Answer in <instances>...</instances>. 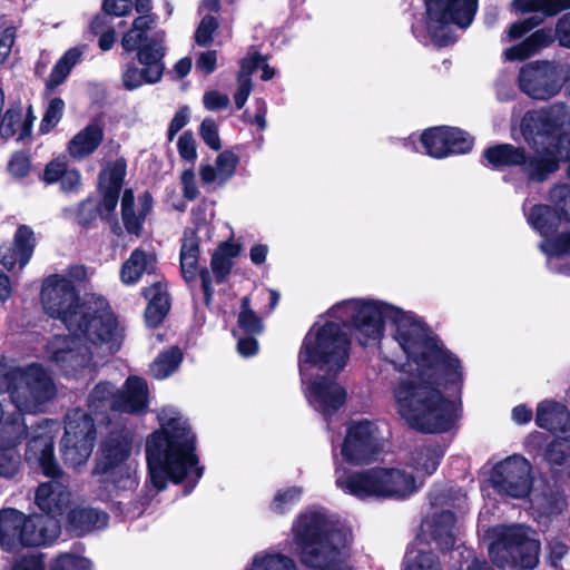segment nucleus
I'll return each mask as SVG.
<instances>
[{
	"label": "nucleus",
	"instance_id": "1",
	"mask_svg": "<svg viewBox=\"0 0 570 570\" xmlns=\"http://www.w3.org/2000/svg\"><path fill=\"white\" fill-rule=\"evenodd\" d=\"M342 326L351 328L362 345L381 340L389 327L410 366L390 387L393 407L410 428L442 433L454 426L465 377L462 361L421 316L373 297L338 302L304 336L297 364L311 406L330 416L346 402L347 391L334 377L350 360L351 341Z\"/></svg>",
	"mask_w": 570,
	"mask_h": 570
},
{
	"label": "nucleus",
	"instance_id": "2",
	"mask_svg": "<svg viewBox=\"0 0 570 570\" xmlns=\"http://www.w3.org/2000/svg\"><path fill=\"white\" fill-rule=\"evenodd\" d=\"M87 278L86 267L75 265L49 275L42 283L45 312L61 321L68 331L47 342L43 358L65 376L89 370L95 355L114 353L121 340V328L108 302L96 294L79 296L77 286Z\"/></svg>",
	"mask_w": 570,
	"mask_h": 570
},
{
	"label": "nucleus",
	"instance_id": "3",
	"mask_svg": "<svg viewBox=\"0 0 570 570\" xmlns=\"http://www.w3.org/2000/svg\"><path fill=\"white\" fill-rule=\"evenodd\" d=\"M160 428L146 440V460L149 481L160 491L169 482L186 480L195 484L203 475L196 454V435L187 419L171 406L158 414Z\"/></svg>",
	"mask_w": 570,
	"mask_h": 570
},
{
	"label": "nucleus",
	"instance_id": "4",
	"mask_svg": "<svg viewBox=\"0 0 570 570\" xmlns=\"http://www.w3.org/2000/svg\"><path fill=\"white\" fill-rule=\"evenodd\" d=\"M352 539L348 527L322 510H308L293 523L289 550L307 570H353L348 562Z\"/></svg>",
	"mask_w": 570,
	"mask_h": 570
},
{
	"label": "nucleus",
	"instance_id": "5",
	"mask_svg": "<svg viewBox=\"0 0 570 570\" xmlns=\"http://www.w3.org/2000/svg\"><path fill=\"white\" fill-rule=\"evenodd\" d=\"M431 512L421 523L420 533L407 548L404 570H442L431 550V542L442 549L452 548L456 539V520L452 508H461L465 495L450 489H434L430 494Z\"/></svg>",
	"mask_w": 570,
	"mask_h": 570
},
{
	"label": "nucleus",
	"instance_id": "6",
	"mask_svg": "<svg viewBox=\"0 0 570 570\" xmlns=\"http://www.w3.org/2000/svg\"><path fill=\"white\" fill-rule=\"evenodd\" d=\"M334 472L336 487L344 493L361 500L370 498L405 500L422 487V480H419L413 472H409L405 464L350 471L336 459Z\"/></svg>",
	"mask_w": 570,
	"mask_h": 570
},
{
	"label": "nucleus",
	"instance_id": "7",
	"mask_svg": "<svg viewBox=\"0 0 570 570\" xmlns=\"http://www.w3.org/2000/svg\"><path fill=\"white\" fill-rule=\"evenodd\" d=\"M8 392L19 412L36 414L56 396L57 389L41 364L11 366L0 361V393Z\"/></svg>",
	"mask_w": 570,
	"mask_h": 570
},
{
	"label": "nucleus",
	"instance_id": "8",
	"mask_svg": "<svg viewBox=\"0 0 570 570\" xmlns=\"http://www.w3.org/2000/svg\"><path fill=\"white\" fill-rule=\"evenodd\" d=\"M491 561L501 570H532L539 563L541 544L524 524L495 525L484 532Z\"/></svg>",
	"mask_w": 570,
	"mask_h": 570
},
{
	"label": "nucleus",
	"instance_id": "9",
	"mask_svg": "<svg viewBox=\"0 0 570 570\" xmlns=\"http://www.w3.org/2000/svg\"><path fill=\"white\" fill-rule=\"evenodd\" d=\"M132 439L129 431L111 432L101 441L96 473L105 476L106 490L110 495L132 492L137 485V464L130 460Z\"/></svg>",
	"mask_w": 570,
	"mask_h": 570
},
{
	"label": "nucleus",
	"instance_id": "10",
	"mask_svg": "<svg viewBox=\"0 0 570 570\" xmlns=\"http://www.w3.org/2000/svg\"><path fill=\"white\" fill-rule=\"evenodd\" d=\"M476 9L478 0H425L424 26L413 27V32L425 45H452L455 41L452 24L466 28Z\"/></svg>",
	"mask_w": 570,
	"mask_h": 570
},
{
	"label": "nucleus",
	"instance_id": "11",
	"mask_svg": "<svg viewBox=\"0 0 570 570\" xmlns=\"http://www.w3.org/2000/svg\"><path fill=\"white\" fill-rule=\"evenodd\" d=\"M570 126V111L563 104H554L547 109L529 111L524 115L521 121V132L523 138L534 147L546 145L550 139L557 138V142H548V148L543 153L557 154L560 150L563 157L560 159H568L569 154L564 149V145L570 141L567 137L558 134L564 127Z\"/></svg>",
	"mask_w": 570,
	"mask_h": 570
},
{
	"label": "nucleus",
	"instance_id": "12",
	"mask_svg": "<svg viewBox=\"0 0 570 570\" xmlns=\"http://www.w3.org/2000/svg\"><path fill=\"white\" fill-rule=\"evenodd\" d=\"M523 210L528 224L542 237L539 249L547 256L548 267L557 273H568L554 263L570 254V232H559L560 216L550 206L541 204Z\"/></svg>",
	"mask_w": 570,
	"mask_h": 570
},
{
	"label": "nucleus",
	"instance_id": "13",
	"mask_svg": "<svg viewBox=\"0 0 570 570\" xmlns=\"http://www.w3.org/2000/svg\"><path fill=\"white\" fill-rule=\"evenodd\" d=\"M148 405V389L144 379L130 376L127 379L124 389L116 391L108 382L95 386L89 396V407L92 412L140 413Z\"/></svg>",
	"mask_w": 570,
	"mask_h": 570
},
{
	"label": "nucleus",
	"instance_id": "14",
	"mask_svg": "<svg viewBox=\"0 0 570 570\" xmlns=\"http://www.w3.org/2000/svg\"><path fill=\"white\" fill-rule=\"evenodd\" d=\"M384 433L379 423L370 420L352 421L346 426L344 441L341 445V458L334 454L344 464H363L374 460L383 450ZM347 469L345 465H343Z\"/></svg>",
	"mask_w": 570,
	"mask_h": 570
},
{
	"label": "nucleus",
	"instance_id": "15",
	"mask_svg": "<svg viewBox=\"0 0 570 570\" xmlns=\"http://www.w3.org/2000/svg\"><path fill=\"white\" fill-rule=\"evenodd\" d=\"M95 440L94 419L80 409L69 411L66 415L65 434L60 442V452L65 462L72 468L85 464L92 453Z\"/></svg>",
	"mask_w": 570,
	"mask_h": 570
},
{
	"label": "nucleus",
	"instance_id": "16",
	"mask_svg": "<svg viewBox=\"0 0 570 570\" xmlns=\"http://www.w3.org/2000/svg\"><path fill=\"white\" fill-rule=\"evenodd\" d=\"M484 158L489 165L495 168L505 166H521L524 174L532 180H543L547 176L556 171L563 154L558 150L557 154L538 155L529 158L524 151L510 144H502L490 147L484 150Z\"/></svg>",
	"mask_w": 570,
	"mask_h": 570
},
{
	"label": "nucleus",
	"instance_id": "17",
	"mask_svg": "<svg viewBox=\"0 0 570 570\" xmlns=\"http://www.w3.org/2000/svg\"><path fill=\"white\" fill-rule=\"evenodd\" d=\"M530 462L519 454L510 455L492 465L489 481L501 494L521 499L532 488Z\"/></svg>",
	"mask_w": 570,
	"mask_h": 570
},
{
	"label": "nucleus",
	"instance_id": "18",
	"mask_svg": "<svg viewBox=\"0 0 570 570\" xmlns=\"http://www.w3.org/2000/svg\"><path fill=\"white\" fill-rule=\"evenodd\" d=\"M166 32L158 30L138 51V61L144 66L141 70L135 66L127 67L122 73L124 86L134 90L144 83H156L161 79L164 72V57L166 52L165 47Z\"/></svg>",
	"mask_w": 570,
	"mask_h": 570
},
{
	"label": "nucleus",
	"instance_id": "19",
	"mask_svg": "<svg viewBox=\"0 0 570 570\" xmlns=\"http://www.w3.org/2000/svg\"><path fill=\"white\" fill-rule=\"evenodd\" d=\"M563 68L552 61H535L523 66L519 73V87L533 99H550L562 88Z\"/></svg>",
	"mask_w": 570,
	"mask_h": 570
},
{
	"label": "nucleus",
	"instance_id": "20",
	"mask_svg": "<svg viewBox=\"0 0 570 570\" xmlns=\"http://www.w3.org/2000/svg\"><path fill=\"white\" fill-rule=\"evenodd\" d=\"M425 154L433 158H445L453 154H465L473 147V138L455 127H434L420 137Z\"/></svg>",
	"mask_w": 570,
	"mask_h": 570
},
{
	"label": "nucleus",
	"instance_id": "21",
	"mask_svg": "<svg viewBox=\"0 0 570 570\" xmlns=\"http://www.w3.org/2000/svg\"><path fill=\"white\" fill-rule=\"evenodd\" d=\"M57 424L53 421L43 420L32 432L28 441L26 460L29 464L39 466L43 474L56 476L59 472L53 456V439Z\"/></svg>",
	"mask_w": 570,
	"mask_h": 570
},
{
	"label": "nucleus",
	"instance_id": "22",
	"mask_svg": "<svg viewBox=\"0 0 570 570\" xmlns=\"http://www.w3.org/2000/svg\"><path fill=\"white\" fill-rule=\"evenodd\" d=\"M239 157L232 150L219 153L213 164L202 163L198 168L200 183L208 189L223 188L236 174Z\"/></svg>",
	"mask_w": 570,
	"mask_h": 570
},
{
	"label": "nucleus",
	"instance_id": "23",
	"mask_svg": "<svg viewBox=\"0 0 570 570\" xmlns=\"http://www.w3.org/2000/svg\"><path fill=\"white\" fill-rule=\"evenodd\" d=\"M153 207V199L148 193L140 194L137 198L131 189H126L121 198V220L129 235L139 237L142 232L147 215Z\"/></svg>",
	"mask_w": 570,
	"mask_h": 570
},
{
	"label": "nucleus",
	"instance_id": "24",
	"mask_svg": "<svg viewBox=\"0 0 570 570\" xmlns=\"http://www.w3.org/2000/svg\"><path fill=\"white\" fill-rule=\"evenodd\" d=\"M36 504L43 515L58 519L70 504V492L60 479H52L38 487Z\"/></svg>",
	"mask_w": 570,
	"mask_h": 570
},
{
	"label": "nucleus",
	"instance_id": "25",
	"mask_svg": "<svg viewBox=\"0 0 570 570\" xmlns=\"http://www.w3.org/2000/svg\"><path fill=\"white\" fill-rule=\"evenodd\" d=\"M28 518L24 513L6 508L0 510V546L6 551H13L24 544V529Z\"/></svg>",
	"mask_w": 570,
	"mask_h": 570
},
{
	"label": "nucleus",
	"instance_id": "26",
	"mask_svg": "<svg viewBox=\"0 0 570 570\" xmlns=\"http://www.w3.org/2000/svg\"><path fill=\"white\" fill-rule=\"evenodd\" d=\"M443 455L444 450L441 445L436 443L422 444L409 454L405 465L407 469H412L419 480L423 481V478L436 471Z\"/></svg>",
	"mask_w": 570,
	"mask_h": 570
},
{
	"label": "nucleus",
	"instance_id": "27",
	"mask_svg": "<svg viewBox=\"0 0 570 570\" xmlns=\"http://www.w3.org/2000/svg\"><path fill=\"white\" fill-rule=\"evenodd\" d=\"M60 520L55 517L35 514L28 518L23 546H42L53 542L60 534Z\"/></svg>",
	"mask_w": 570,
	"mask_h": 570
},
{
	"label": "nucleus",
	"instance_id": "28",
	"mask_svg": "<svg viewBox=\"0 0 570 570\" xmlns=\"http://www.w3.org/2000/svg\"><path fill=\"white\" fill-rule=\"evenodd\" d=\"M102 139V128L98 124H90L70 139L67 146L68 154L71 158L81 160L95 153Z\"/></svg>",
	"mask_w": 570,
	"mask_h": 570
},
{
	"label": "nucleus",
	"instance_id": "29",
	"mask_svg": "<svg viewBox=\"0 0 570 570\" xmlns=\"http://www.w3.org/2000/svg\"><path fill=\"white\" fill-rule=\"evenodd\" d=\"M557 39L556 30L542 28L533 32L525 40L504 51V58L509 61L524 60L535 55L542 48L548 47Z\"/></svg>",
	"mask_w": 570,
	"mask_h": 570
},
{
	"label": "nucleus",
	"instance_id": "30",
	"mask_svg": "<svg viewBox=\"0 0 570 570\" xmlns=\"http://www.w3.org/2000/svg\"><path fill=\"white\" fill-rule=\"evenodd\" d=\"M107 523V513L92 508H75L68 514V527L77 535H82L92 530H100Z\"/></svg>",
	"mask_w": 570,
	"mask_h": 570
},
{
	"label": "nucleus",
	"instance_id": "31",
	"mask_svg": "<svg viewBox=\"0 0 570 570\" xmlns=\"http://www.w3.org/2000/svg\"><path fill=\"white\" fill-rule=\"evenodd\" d=\"M155 262L156 258L153 253L136 248L121 266V282L126 285L136 284L145 273L154 271Z\"/></svg>",
	"mask_w": 570,
	"mask_h": 570
},
{
	"label": "nucleus",
	"instance_id": "32",
	"mask_svg": "<svg viewBox=\"0 0 570 570\" xmlns=\"http://www.w3.org/2000/svg\"><path fill=\"white\" fill-rule=\"evenodd\" d=\"M567 416V406L562 403L546 400L538 404L535 423L539 428L559 432L562 435V426Z\"/></svg>",
	"mask_w": 570,
	"mask_h": 570
},
{
	"label": "nucleus",
	"instance_id": "33",
	"mask_svg": "<svg viewBox=\"0 0 570 570\" xmlns=\"http://www.w3.org/2000/svg\"><path fill=\"white\" fill-rule=\"evenodd\" d=\"M148 299L145 312L146 322L150 326H156L166 316L169 309V299L166 289L160 284H155L144 292Z\"/></svg>",
	"mask_w": 570,
	"mask_h": 570
},
{
	"label": "nucleus",
	"instance_id": "34",
	"mask_svg": "<svg viewBox=\"0 0 570 570\" xmlns=\"http://www.w3.org/2000/svg\"><path fill=\"white\" fill-rule=\"evenodd\" d=\"M199 257L198 238L195 230L184 233L180 248V268L186 282H191L197 275V264Z\"/></svg>",
	"mask_w": 570,
	"mask_h": 570
},
{
	"label": "nucleus",
	"instance_id": "35",
	"mask_svg": "<svg viewBox=\"0 0 570 570\" xmlns=\"http://www.w3.org/2000/svg\"><path fill=\"white\" fill-rule=\"evenodd\" d=\"M155 23V19L151 16H139L137 17L131 28L124 35L121 39V46L126 51L140 50L147 45L150 38L157 32L155 31L150 36L147 31Z\"/></svg>",
	"mask_w": 570,
	"mask_h": 570
},
{
	"label": "nucleus",
	"instance_id": "36",
	"mask_svg": "<svg viewBox=\"0 0 570 570\" xmlns=\"http://www.w3.org/2000/svg\"><path fill=\"white\" fill-rule=\"evenodd\" d=\"M242 246L234 242H225L219 245L212 257V271L217 283L223 282L230 273L233 259L239 255Z\"/></svg>",
	"mask_w": 570,
	"mask_h": 570
},
{
	"label": "nucleus",
	"instance_id": "37",
	"mask_svg": "<svg viewBox=\"0 0 570 570\" xmlns=\"http://www.w3.org/2000/svg\"><path fill=\"white\" fill-rule=\"evenodd\" d=\"M22 413H4L0 403V446H9L14 440L26 435L27 426Z\"/></svg>",
	"mask_w": 570,
	"mask_h": 570
},
{
	"label": "nucleus",
	"instance_id": "38",
	"mask_svg": "<svg viewBox=\"0 0 570 570\" xmlns=\"http://www.w3.org/2000/svg\"><path fill=\"white\" fill-rule=\"evenodd\" d=\"M245 570H298L296 562L282 553L258 552Z\"/></svg>",
	"mask_w": 570,
	"mask_h": 570
},
{
	"label": "nucleus",
	"instance_id": "39",
	"mask_svg": "<svg viewBox=\"0 0 570 570\" xmlns=\"http://www.w3.org/2000/svg\"><path fill=\"white\" fill-rule=\"evenodd\" d=\"M86 47H73L67 50L57 61L48 78L49 87L61 85L70 73L71 69L80 61Z\"/></svg>",
	"mask_w": 570,
	"mask_h": 570
},
{
	"label": "nucleus",
	"instance_id": "40",
	"mask_svg": "<svg viewBox=\"0 0 570 570\" xmlns=\"http://www.w3.org/2000/svg\"><path fill=\"white\" fill-rule=\"evenodd\" d=\"M512 6L520 13L541 12L544 16H554L570 9V0H513Z\"/></svg>",
	"mask_w": 570,
	"mask_h": 570
},
{
	"label": "nucleus",
	"instance_id": "41",
	"mask_svg": "<svg viewBox=\"0 0 570 570\" xmlns=\"http://www.w3.org/2000/svg\"><path fill=\"white\" fill-rule=\"evenodd\" d=\"M181 361L183 353L180 348L174 346L157 356L150 366V371L156 379L164 380L178 368Z\"/></svg>",
	"mask_w": 570,
	"mask_h": 570
},
{
	"label": "nucleus",
	"instance_id": "42",
	"mask_svg": "<svg viewBox=\"0 0 570 570\" xmlns=\"http://www.w3.org/2000/svg\"><path fill=\"white\" fill-rule=\"evenodd\" d=\"M31 132V122L22 120V115L17 110H8L0 124V134L8 139L18 135V140H22Z\"/></svg>",
	"mask_w": 570,
	"mask_h": 570
},
{
	"label": "nucleus",
	"instance_id": "43",
	"mask_svg": "<svg viewBox=\"0 0 570 570\" xmlns=\"http://www.w3.org/2000/svg\"><path fill=\"white\" fill-rule=\"evenodd\" d=\"M546 459L558 473L570 478V445L563 441L554 440L546 451Z\"/></svg>",
	"mask_w": 570,
	"mask_h": 570
},
{
	"label": "nucleus",
	"instance_id": "44",
	"mask_svg": "<svg viewBox=\"0 0 570 570\" xmlns=\"http://www.w3.org/2000/svg\"><path fill=\"white\" fill-rule=\"evenodd\" d=\"M37 244L35 232L30 226L20 225L14 235L12 245L21 257V269L29 263Z\"/></svg>",
	"mask_w": 570,
	"mask_h": 570
},
{
	"label": "nucleus",
	"instance_id": "45",
	"mask_svg": "<svg viewBox=\"0 0 570 570\" xmlns=\"http://www.w3.org/2000/svg\"><path fill=\"white\" fill-rule=\"evenodd\" d=\"M126 175V163L124 159H118L109 164L99 176L100 189H110L120 191L124 177Z\"/></svg>",
	"mask_w": 570,
	"mask_h": 570
},
{
	"label": "nucleus",
	"instance_id": "46",
	"mask_svg": "<svg viewBox=\"0 0 570 570\" xmlns=\"http://www.w3.org/2000/svg\"><path fill=\"white\" fill-rule=\"evenodd\" d=\"M22 439H17L9 446H0V476L13 478L19 471L20 455L16 448Z\"/></svg>",
	"mask_w": 570,
	"mask_h": 570
},
{
	"label": "nucleus",
	"instance_id": "47",
	"mask_svg": "<svg viewBox=\"0 0 570 570\" xmlns=\"http://www.w3.org/2000/svg\"><path fill=\"white\" fill-rule=\"evenodd\" d=\"M302 494L303 490L299 487L279 490L274 495L269 508L276 514H284L299 501Z\"/></svg>",
	"mask_w": 570,
	"mask_h": 570
},
{
	"label": "nucleus",
	"instance_id": "48",
	"mask_svg": "<svg viewBox=\"0 0 570 570\" xmlns=\"http://www.w3.org/2000/svg\"><path fill=\"white\" fill-rule=\"evenodd\" d=\"M238 327L244 331L247 335H256L262 333L263 323L262 320L250 307L249 297L245 296L242 299L240 312L238 315Z\"/></svg>",
	"mask_w": 570,
	"mask_h": 570
},
{
	"label": "nucleus",
	"instance_id": "49",
	"mask_svg": "<svg viewBox=\"0 0 570 570\" xmlns=\"http://www.w3.org/2000/svg\"><path fill=\"white\" fill-rule=\"evenodd\" d=\"M566 507V500L560 493H551L549 495H534L532 499V508L539 517L554 515L560 513Z\"/></svg>",
	"mask_w": 570,
	"mask_h": 570
},
{
	"label": "nucleus",
	"instance_id": "50",
	"mask_svg": "<svg viewBox=\"0 0 570 570\" xmlns=\"http://www.w3.org/2000/svg\"><path fill=\"white\" fill-rule=\"evenodd\" d=\"M50 570H91V562L80 554L62 553L52 561Z\"/></svg>",
	"mask_w": 570,
	"mask_h": 570
},
{
	"label": "nucleus",
	"instance_id": "51",
	"mask_svg": "<svg viewBox=\"0 0 570 570\" xmlns=\"http://www.w3.org/2000/svg\"><path fill=\"white\" fill-rule=\"evenodd\" d=\"M63 110L65 102L61 98L51 99L41 120L40 130L42 132H48L52 129L60 121Z\"/></svg>",
	"mask_w": 570,
	"mask_h": 570
},
{
	"label": "nucleus",
	"instance_id": "52",
	"mask_svg": "<svg viewBox=\"0 0 570 570\" xmlns=\"http://www.w3.org/2000/svg\"><path fill=\"white\" fill-rule=\"evenodd\" d=\"M542 20L537 17H531L521 21L512 23L502 36L503 42L514 41L522 38L525 33L538 27Z\"/></svg>",
	"mask_w": 570,
	"mask_h": 570
},
{
	"label": "nucleus",
	"instance_id": "53",
	"mask_svg": "<svg viewBox=\"0 0 570 570\" xmlns=\"http://www.w3.org/2000/svg\"><path fill=\"white\" fill-rule=\"evenodd\" d=\"M550 200L570 223V186L567 184L556 185L550 191Z\"/></svg>",
	"mask_w": 570,
	"mask_h": 570
},
{
	"label": "nucleus",
	"instance_id": "54",
	"mask_svg": "<svg viewBox=\"0 0 570 570\" xmlns=\"http://www.w3.org/2000/svg\"><path fill=\"white\" fill-rule=\"evenodd\" d=\"M199 134L204 142L213 150H219L222 147L218 135V126L212 118H205L200 125Z\"/></svg>",
	"mask_w": 570,
	"mask_h": 570
},
{
	"label": "nucleus",
	"instance_id": "55",
	"mask_svg": "<svg viewBox=\"0 0 570 570\" xmlns=\"http://www.w3.org/2000/svg\"><path fill=\"white\" fill-rule=\"evenodd\" d=\"M218 27V22L215 17L205 16L195 33V39L199 46H208L213 40V35Z\"/></svg>",
	"mask_w": 570,
	"mask_h": 570
},
{
	"label": "nucleus",
	"instance_id": "56",
	"mask_svg": "<svg viewBox=\"0 0 570 570\" xmlns=\"http://www.w3.org/2000/svg\"><path fill=\"white\" fill-rule=\"evenodd\" d=\"M67 168L68 164L65 158H56L45 167L42 180L47 184L60 181Z\"/></svg>",
	"mask_w": 570,
	"mask_h": 570
},
{
	"label": "nucleus",
	"instance_id": "57",
	"mask_svg": "<svg viewBox=\"0 0 570 570\" xmlns=\"http://www.w3.org/2000/svg\"><path fill=\"white\" fill-rule=\"evenodd\" d=\"M179 156L186 160L194 163L197 158L196 141L191 132H184L177 141Z\"/></svg>",
	"mask_w": 570,
	"mask_h": 570
},
{
	"label": "nucleus",
	"instance_id": "58",
	"mask_svg": "<svg viewBox=\"0 0 570 570\" xmlns=\"http://www.w3.org/2000/svg\"><path fill=\"white\" fill-rule=\"evenodd\" d=\"M180 184L183 195L189 200H194L199 195V189L196 183V176L191 168L185 169L180 175Z\"/></svg>",
	"mask_w": 570,
	"mask_h": 570
},
{
	"label": "nucleus",
	"instance_id": "59",
	"mask_svg": "<svg viewBox=\"0 0 570 570\" xmlns=\"http://www.w3.org/2000/svg\"><path fill=\"white\" fill-rule=\"evenodd\" d=\"M203 104L209 111L226 109L229 106V98L225 94L212 90L207 91L203 97Z\"/></svg>",
	"mask_w": 570,
	"mask_h": 570
},
{
	"label": "nucleus",
	"instance_id": "60",
	"mask_svg": "<svg viewBox=\"0 0 570 570\" xmlns=\"http://www.w3.org/2000/svg\"><path fill=\"white\" fill-rule=\"evenodd\" d=\"M0 263L8 271L13 269L17 265L21 268V257L12 244L0 246Z\"/></svg>",
	"mask_w": 570,
	"mask_h": 570
},
{
	"label": "nucleus",
	"instance_id": "61",
	"mask_svg": "<svg viewBox=\"0 0 570 570\" xmlns=\"http://www.w3.org/2000/svg\"><path fill=\"white\" fill-rule=\"evenodd\" d=\"M9 173L16 178H23L30 170L29 158L23 154H16L9 161Z\"/></svg>",
	"mask_w": 570,
	"mask_h": 570
},
{
	"label": "nucleus",
	"instance_id": "62",
	"mask_svg": "<svg viewBox=\"0 0 570 570\" xmlns=\"http://www.w3.org/2000/svg\"><path fill=\"white\" fill-rule=\"evenodd\" d=\"M98 214V205L96 204V202L87 199L83 203H81L79 207L77 214V222L80 225L87 226L97 218Z\"/></svg>",
	"mask_w": 570,
	"mask_h": 570
},
{
	"label": "nucleus",
	"instance_id": "63",
	"mask_svg": "<svg viewBox=\"0 0 570 570\" xmlns=\"http://www.w3.org/2000/svg\"><path fill=\"white\" fill-rule=\"evenodd\" d=\"M556 36L562 47L570 48V12L563 14L556 24Z\"/></svg>",
	"mask_w": 570,
	"mask_h": 570
},
{
	"label": "nucleus",
	"instance_id": "64",
	"mask_svg": "<svg viewBox=\"0 0 570 570\" xmlns=\"http://www.w3.org/2000/svg\"><path fill=\"white\" fill-rule=\"evenodd\" d=\"M45 564L40 556L27 554L16 561L11 570H43Z\"/></svg>",
	"mask_w": 570,
	"mask_h": 570
}]
</instances>
